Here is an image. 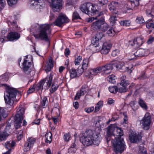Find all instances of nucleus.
I'll use <instances>...</instances> for the list:
<instances>
[{
	"instance_id": "obj_1",
	"label": "nucleus",
	"mask_w": 154,
	"mask_h": 154,
	"mask_svg": "<svg viewBox=\"0 0 154 154\" xmlns=\"http://www.w3.org/2000/svg\"><path fill=\"white\" fill-rule=\"evenodd\" d=\"M107 134L108 136L106 141L108 143L112 138L114 151L116 153L122 152L126 148V146L123 139L121 138L123 133L122 129L119 128H115L113 125L107 128Z\"/></svg>"
},
{
	"instance_id": "obj_2",
	"label": "nucleus",
	"mask_w": 154,
	"mask_h": 154,
	"mask_svg": "<svg viewBox=\"0 0 154 154\" xmlns=\"http://www.w3.org/2000/svg\"><path fill=\"white\" fill-rule=\"evenodd\" d=\"M100 135L99 134H94L92 130H89L80 134V140L85 146H97L100 143Z\"/></svg>"
},
{
	"instance_id": "obj_3",
	"label": "nucleus",
	"mask_w": 154,
	"mask_h": 154,
	"mask_svg": "<svg viewBox=\"0 0 154 154\" xmlns=\"http://www.w3.org/2000/svg\"><path fill=\"white\" fill-rule=\"evenodd\" d=\"M52 25V24H45L40 25L39 33L34 35L35 37L49 43L51 40L50 35L52 31L51 28Z\"/></svg>"
},
{
	"instance_id": "obj_4",
	"label": "nucleus",
	"mask_w": 154,
	"mask_h": 154,
	"mask_svg": "<svg viewBox=\"0 0 154 154\" xmlns=\"http://www.w3.org/2000/svg\"><path fill=\"white\" fill-rule=\"evenodd\" d=\"M18 91L15 88L8 87L4 93L5 103L7 105L12 106L14 103Z\"/></svg>"
},
{
	"instance_id": "obj_5",
	"label": "nucleus",
	"mask_w": 154,
	"mask_h": 154,
	"mask_svg": "<svg viewBox=\"0 0 154 154\" xmlns=\"http://www.w3.org/2000/svg\"><path fill=\"white\" fill-rule=\"evenodd\" d=\"M88 63V60L87 58H84L82 62V66H79L78 68L77 72L74 68H72L70 71L71 78H74L77 76V74L79 75L82 74L85 70L87 69Z\"/></svg>"
},
{
	"instance_id": "obj_6",
	"label": "nucleus",
	"mask_w": 154,
	"mask_h": 154,
	"mask_svg": "<svg viewBox=\"0 0 154 154\" xmlns=\"http://www.w3.org/2000/svg\"><path fill=\"white\" fill-rule=\"evenodd\" d=\"M25 109L22 106H20L17 110V113L14 118L15 124L14 125L15 128H19L22 123L23 118V114L24 113Z\"/></svg>"
},
{
	"instance_id": "obj_7",
	"label": "nucleus",
	"mask_w": 154,
	"mask_h": 154,
	"mask_svg": "<svg viewBox=\"0 0 154 154\" xmlns=\"http://www.w3.org/2000/svg\"><path fill=\"white\" fill-rule=\"evenodd\" d=\"M94 5L90 3L84 4L82 6L81 10L83 12L87 14L89 17L95 14L97 11L94 9Z\"/></svg>"
},
{
	"instance_id": "obj_8",
	"label": "nucleus",
	"mask_w": 154,
	"mask_h": 154,
	"mask_svg": "<svg viewBox=\"0 0 154 154\" xmlns=\"http://www.w3.org/2000/svg\"><path fill=\"white\" fill-rule=\"evenodd\" d=\"M121 82L119 84L121 86V87H117L118 92L120 93L126 92L128 90L127 86L129 85L130 83L128 81L125 80L126 76L125 75H122L121 77Z\"/></svg>"
},
{
	"instance_id": "obj_9",
	"label": "nucleus",
	"mask_w": 154,
	"mask_h": 154,
	"mask_svg": "<svg viewBox=\"0 0 154 154\" xmlns=\"http://www.w3.org/2000/svg\"><path fill=\"white\" fill-rule=\"evenodd\" d=\"M31 59V58H30ZM28 58V56H26L24 59V61L22 65V68L24 72L26 74H28L31 72L30 67L32 65L31 62Z\"/></svg>"
},
{
	"instance_id": "obj_10",
	"label": "nucleus",
	"mask_w": 154,
	"mask_h": 154,
	"mask_svg": "<svg viewBox=\"0 0 154 154\" xmlns=\"http://www.w3.org/2000/svg\"><path fill=\"white\" fill-rule=\"evenodd\" d=\"M151 122L150 114L147 112L141 120V123L143 126V128L146 130L149 129Z\"/></svg>"
},
{
	"instance_id": "obj_11",
	"label": "nucleus",
	"mask_w": 154,
	"mask_h": 154,
	"mask_svg": "<svg viewBox=\"0 0 154 154\" xmlns=\"http://www.w3.org/2000/svg\"><path fill=\"white\" fill-rule=\"evenodd\" d=\"M51 6L54 11H58L61 8L62 0H51Z\"/></svg>"
},
{
	"instance_id": "obj_12",
	"label": "nucleus",
	"mask_w": 154,
	"mask_h": 154,
	"mask_svg": "<svg viewBox=\"0 0 154 154\" xmlns=\"http://www.w3.org/2000/svg\"><path fill=\"white\" fill-rule=\"evenodd\" d=\"M54 74L53 73H51L50 74L48 75L47 77L42 80L43 81L44 84H45L46 85L44 86L45 89H49L53 83V78Z\"/></svg>"
},
{
	"instance_id": "obj_13",
	"label": "nucleus",
	"mask_w": 154,
	"mask_h": 154,
	"mask_svg": "<svg viewBox=\"0 0 154 154\" xmlns=\"http://www.w3.org/2000/svg\"><path fill=\"white\" fill-rule=\"evenodd\" d=\"M146 50L143 49H139L137 51L133 54L134 56L131 58L132 59H136L137 58L143 56H146L147 54L146 53Z\"/></svg>"
},
{
	"instance_id": "obj_14",
	"label": "nucleus",
	"mask_w": 154,
	"mask_h": 154,
	"mask_svg": "<svg viewBox=\"0 0 154 154\" xmlns=\"http://www.w3.org/2000/svg\"><path fill=\"white\" fill-rule=\"evenodd\" d=\"M35 139L34 138L32 137L29 138L27 139V142L25 144V148L24 149V151L27 152L29 150L30 148L35 142Z\"/></svg>"
},
{
	"instance_id": "obj_15",
	"label": "nucleus",
	"mask_w": 154,
	"mask_h": 154,
	"mask_svg": "<svg viewBox=\"0 0 154 154\" xmlns=\"http://www.w3.org/2000/svg\"><path fill=\"white\" fill-rule=\"evenodd\" d=\"M130 141L133 143H138L140 142L141 140L142 136L139 134H132L129 135Z\"/></svg>"
},
{
	"instance_id": "obj_16",
	"label": "nucleus",
	"mask_w": 154,
	"mask_h": 154,
	"mask_svg": "<svg viewBox=\"0 0 154 154\" xmlns=\"http://www.w3.org/2000/svg\"><path fill=\"white\" fill-rule=\"evenodd\" d=\"M20 37V34L16 32H12L9 33L7 37V39L10 41L17 40Z\"/></svg>"
},
{
	"instance_id": "obj_17",
	"label": "nucleus",
	"mask_w": 154,
	"mask_h": 154,
	"mask_svg": "<svg viewBox=\"0 0 154 154\" xmlns=\"http://www.w3.org/2000/svg\"><path fill=\"white\" fill-rule=\"evenodd\" d=\"M111 46V45L109 43H104L103 45L101 50V53L105 54L108 53L109 51Z\"/></svg>"
},
{
	"instance_id": "obj_18",
	"label": "nucleus",
	"mask_w": 154,
	"mask_h": 154,
	"mask_svg": "<svg viewBox=\"0 0 154 154\" xmlns=\"http://www.w3.org/2000/svg\"><path fill=\"white\" fill-rule=\"evenodd\" d=\"M115 66H116L114 64L110 63L100 67L101 69V72H106L110 71L114 68Z\"/></svg>"
},
{
	"instance_id": "obj_19",
	"label": "nucleus",
	"mask_w": 154,
	"mask_h": 154,
	"mask_svg": "<svg viewBox=\"0 0 154 154\" xmlns=\"http://www.w3.org/2000/svg\"><path fill=\"white\" fill-rule=\"evenodd\" d=\"M104 20H97L96 21L94 22L91 26L92 29L94 30L97 29H100L104 21Z\"/></svg>"
},
{
	"instance_id": "obj_20",
	"label": "nucleus",
	"mask_w": 154,
	"mask_h": 154,
	"mask_svg": "<svg viewBox=\"0 0 154 154\" xmlns=\"http://www.w3.org/2000/svg\"><path fill=\"white\" fill-rule=\"evenodd\" d=\"M143 39L142 38L139 37L136 39H134L133 41V44L131 45L132 46H134L135 47H138L141 46L143 43Z\"/></svg>"
},
{
	"instance_id": "obj_21",
	"label": "nucleus",
	"mask_w": 154,
	"mask_h": 154,
	"mask_svg": "<svg viewBox=\"0 0 154 154\" xmlns=\"http://www.w3.org/2000/svg\"><path fill=\"white\" fill-rule=\"evenodd\" d=\"M113 64L115 65L116 66H115V67L116 69H118L120 72H125L128 69V68L126 67L125 66V63L123 62H120L118 64L115 63H113Z\"/></svg>"
},
{
	"instance_id": "obj_22",
	"label": "nucleus",
	"mask_w": 154,
	"mask_h": 154,
	"mask_svg": "<svg viewBox=\"0 0 154 154\" xmlns=\"http://www.w3.org/2000/svg\"><path fill=\"white\" fill-rule=\"evenodd\" d=\"M78 144V141L75 140L74 142L72 143L70 147L68 149V152L70 154L74 153L76 150V146Z\"/></svg>"
},
{
	"instance_id": "obj_23",
	"label": "nucleus",
	"mask_w": 154,
	"mask_h": 154,
	"mask_svg": "<svg viewBox=\"0 0 154 154\" xmlns=\"http://www.w3.org/2000/svg\"><path fill=\"white\" fill-rule=\"evenodd\" d=\"M53 62L51 58L49 59L47 64L45 66V71L47 73L50 71L53 67Z\"/></svg>"
},
{
	"instance_id": "obj_24",
	"label": "nucleus",
	"mask_w": 154,
	"mask_h": 154,
	"mask_svg": "<svg viewBox=\"0 0 154 154\" xmlns=\"http://www.w3.org/2000/svg\"><path fill=\"white\" fill-rule=\"evenodd\" d=\"M69 22L68 20H56L54 22V24L57 26L60 27L64 23H67Z\"/></svg>"
},
{
	"instance_id": "obj_25",
	"label": "nucleus",
	"mask_w": 154,
	"mask_h": 154,
	"mask_svg": "<svg viewBox=\"0 0 154 154\" xmlns=\"http://www.w3.org/2000/svg\"><path fill=\"white\" fill-rule=\"evenodd\" d=\"M138 152L139 154H147L146 149L144 147L143 144H141L139 146Z\"/></svg>"
},
{
	"instance_id": "obj_26",
	"label": "nucleus",
	"mask_w": 154,
	"mask_h": 154,
	"mask_svg": "<svg viewBox=\"0 0 154 154\" xmlns=\"http://www.w3.org/2000/svg\"><path fill=\"white\" fill-rule=\"evenodd\" d=\"M45 141L46 143H50L52 141L51 138L52 137V134L51 133H47L45 135Z\"/></svg>"
},
{
	"instance_id": "obj_27",
	"label": "nucleus",
	"mask_w": 154,
	"mask_h": 154,
	"mask_svg": "<svg viewBox=\"0 0 154 154\" xmlns=\"http://www.w3.org/2000/svg\"><path fill=\"white\" fill-rule=\"evenodd\" d=\"M43 81L42 80L41 81L39 82L37 85H36L35 84L33 85H34L35 86V90L38 91L41 89H43L44 88V86H43L44 85Z\"/></svg>"
},
{
	"instance_id": "obj_28",
	"label": "nucleus",
	"mask_w": 154,
	"mask_h": 154,
	"mask_svg": "<svg viewBox=\"0 0 154 154\" xmlns=\"http://www.w3.org/2000/svg\"><path fill=\"white\" fill-rule=\"evenodd\" d=\"M140 106L145 109H147V106L144 101L141 98H139L138 102Z\"/></svg>"
},
{
	"instance_id": "obj_29",
	"label": "nucleus",
	"mask_w": 154,
	"mask_h": 154,
	"mask_svg": "<svg viewBox=\"0 0 154 154\" xmlns=\"http://www.w3.org/2000/svg\"><path fill=\"white\" fill-rule=\"evenodd\" d=\"M8 135L6 132H0V140L3 141L6 140Z\"/></svg>"
},
{
	"instance_id": "obj_30",
	"label": "nucleus",
	"mask_w": 154,
	"mask_h": 154,
	"mask_svg": "<svg viewBox=\"0 0 154 154\" xmlns=\"http://www.w3.org/2000/svg\"><path fill=\"white\" fill-rule=\"evenodd\" d=\"M116 77L113 75L109 76L107 78V80L110 83H114L116 82Z\"/></svg>"
},
{
	"instance_id": "obj_31",
	"label": "nucleus",
	"mask_w": 154,
	"mask_h": 154,
	"mask_svg": "<svg viewBox=\"0 0 154 154\" xmlns=\"http://www.w3.org/2000/svg\"><path fill=\"white\" fill-rule=\"evenodd\" d=\"M109 28V26L104 21L100 29L103 32H105Z\"/></svg>"
},
{
	"instance_id": "obj_32",
	"label": "nucleus",
	"mask_w": 154,
	"mask_h": 154,
	"mask_svg": "<svg viewBox=\"0 0 154 154\" xmlns=\"http://www.w3.org/2000/svg\"><path fill=\"white\" fill-rule=\"evenodd\" d=\"M12 21L10 20H8L7 21V23L8 25L9 26H12L13 28H16L17 27V25L16 22L15 21L11 20Z\"/></svg>"
},
{
	"instance_id": "obj_33",
	"label": "nucleus",
	"mask_w": 154,
	"mask_h": 154,
	"mask_svg": "<svg viewBox=\"0 0 154 154\" xmlns=\"http://www.w3.org/2000/svg\"><path fill=\"white\" fill-rule=\"evenodd\" d=\"M48 103L47 98L46 97H45L41 102V106L43 108H45L47 106Z\"/></svg>"
},
{
	"instance_id": "obj_34",
	"label": "nucleus",
	"mask_w": 154,
	"mask_h": 154,
	"mask_svg": "<svg viewBox=\"0 0 154 154\" xmlns=\"http://www.w3.org/2000/svg\"><path fill=\"white\" fill-rule=\"evenodd\" d=\"M88 90V86L86 85H82L80 89V93L81 95H84L87 92Z\"/></svg>"
},
{
	"instance_id": "obj_35",
	"label": "nucleus",
	"mask_w": 154,
	"mask_h": 154,
	"mask_svg": "<svg viewBox=\"0 0 154 154\" xmlns=\"http://www.w3.org/2000/svg\"><path fill=\"white\" fill-rule=\"evenodd\" d=\"M82 57L81 56H79L76 58L74 61V64L75 65H79L80 64L82 61Z\"/></svg>"
},
{
	"instance_id": "obj_36",
	"label": "nucleus",
	"mask_w": 154,
	"mask_h": 154,
	"mask_svg": "<svg viewBox=\"0 0 154 154\" xmlns=\"http://www.w3.org/2000/svg\"><path fill=\"white\" fill-rule=\"evenodd\" d=\"M7 114L5 111L4 108H0V121L1 119V116L3 117H6L7 116Z\"/></svg>"
},
{
	"instance_id": "obj_37",
	"label": "nucleus",
	"mask_w": 154,
	"mask_h": 154,
	"mask_svg": "<svg viewBox=\"0 0 154 154\" xmlns=\"http://www.w3.org/2000/svg\"><path fill=\"white\" fill-rule=\"evenodd\" d=\"M117 33L113 28L111 27L110 28L107 32L108 35L111 36H113Z\"/></svg>"
},
{
	"instance_id": "obj_38",
	"label": "nucleus",
	"mask_w": 154,
	"mask_h": 154,
	"mask_svg": "<svg viewBox=\"0 0 154 154\" xmlns=\"http://www.w3.org/2000/svg\"><path fill=\"white\" fill-rule=\"evenodd\" d=\"M109 89L111 93L116 94L118 92V87L116 86H110L109 88Z\"/></svg>"
},
{
	"instance_id": "obj_39",
	"label": "nucleus",
	"mask_w": 154,
	"mask_h": 154,
	"mask_svg": "<svg viewBox=\"0 0 154 154\" xmlns=\"http://www.w3.org/2000/svg\"><path fill=\"white\" fill-rule=\"evenodd\" d=\"M51 85V87L50 89V92L51 94H52L57 90L58 88V85L54 83H53Z\"/></svg>"
},
{
	"instance_id": "obj_40",
	"label": "nucleus",
	"mask_w": 154,
	"mask_h": 154,
	"mask_svg": "<svg viewBox=\"0 0 154 154\" xmlns=\"http://www.w3.org/2000/svg\"><path fill=\"white\" fill-rule=\"evenodd\" d=\"M130 105L132 109L134 110H136L138 109V106L136 101H131L130 102Z\"/></svg>"
},
{
	"instance_id": "obj_41",
	"label": "nucleus",
	"mask_w": 154,
	"mask_h": 154,
	"mask_svg": "<svg viewBox=\"0 0 154 154\" xmlns=\"http://www.w3.org/2000/svg\"><path fill=\"white\" fill-rule=\"evenodd\" d=\"M130 20H123L120 22V23L122 26L125 25L128 26L130 25Z\"/></svg>"
},
{
	"instance_id": "obj_42",
	"label": "nucleus",
	"mask_w": 154,
	"mask_h": 154,
	"mask_svg": "<svg viewBox=\"0 0 154 154\" xmlns=\"http://www.w3.org/2000/svg\"><path fill=\"white\" fill-rule=\"evenodd\" d=\"M101 69L100 66H98L96 68L93 69L92 70V75H96L98 73L101 71Z\"/></svg>"
},
{
	"instance_id": "obj_43",
	"label": "nucleus",
	"mask_w": 154,
	"mask_h": 154,
	"mask_svg": "<svg viewBox=\"0 0 154 154\" xmlns=\"http://www.w3.org/2000/svg\"><path fill=\"white\" fill-rule=\"evenodd\" d=\"M146 13L147 16L152 19L154 17V13L151 12L150 10H148L146 11Z\"/></svg>"
},
{
	"instance_id": "obj_44",
	"label": "nucleus",
	"mask_w": 154,
	"mask_h": 154,
	"mask_svg": "<svg viewBox=\"0 0 154 154\" xmlns=\"http://www.w3.org/2000/svg\"><path fill=\"white\" fill-rule=\"evenodd\" d=\"M17 0H7L8 4L10 6H12L16 4Z\"/></svg>"
},
{
	"instance_id": "obj_45",
	"label": "nucleus",
	"mask_w": 154,
	"mask_h": 154,
	"mask_svg": "<svg viewBox=\"0 0 154 154\" xmlns=\"http://www.w3.org/2000/svg\"><path fill=\"white\" fill-rule=\"evenodd\" d=\"M72 19H81V18L79 14L76 12H74L72 15Z\"/></svg>"
},
{
	"instance_id": "obj_46",
	"label": "nucleus",
	"mask_w": 154,
	"mask_h": 154,
	"mask_svg": "<svg viewBox=\"0 0 154 154\" xmlns=\"http://www.w3.org/2000/svg\"><path fill=\"white\" fill-rule=\"evenodd\" d=\"M35 85H33L32 86H31L27 91V94H29L33 93L35 90Z\"/></svg>"
},
{
	"instance_id": "obj_47",
	"label": "nucleus",
	"mask_w": 154,
	"mask_h": 154,
	"mask_svg": "<svg viewBox=\"0 0 154 154\" xmlns=\"http://www.w3.org/2000/svg\"><path fill=\"white\" fill-rule=\"evenodd\" d=\"M57 19H68L65 14L61 13L59 14L58 18Z\"/></svg>"
},
{
	"instance_id": "obj_48",
	"label": "nucleus",
	"mask_w": 154,
	"mask_h": 154,
	"mask_svg": "<svg viewBox=\"0 0 154 154\" xmlns=\"http://www.w3.org/2000/svg\"><path fill=\"white\" fill-rule=\"evenodd\" d=\"M104 36L102 32H99L97 33L95 36L99 40H100Z\"/></svg>"
},
{
	"instance_id": "obj_49",
	"label": "nucleus",
	"mask_w": 154,
	"mask_h": 154,
	"mask_svg": "<svg viewBox=\"0 0 154 154\" xmlns=\"http://www.w3.org/2000/svg\"><path fill=\"white\" fill-rule=\"evenodd\" d=\"M94 109V108L93 106L90 107L86 108L85 109V111L88 113H89L93 111Z\"/></svg>"
},
{
	"instance_id": "obj_50",
	"label": "nucleus",
	"mask_w": 154,
	"mask_h": 154,
	"mask_svg": "<svg viewBox=\"0 0 154 154\" xmlns=\"http://www.w3.org/2000/svg\"><path fill=\"white\" fill-rule=\"evenodd\" d=\"M109 8L111 12L113 14H116L117 12V11L116 10L115 7L112 5H110L109 6Z\"/></svg>"
},
{
	"instance_id": "obj_51",
	"label": "nucleus",
	"mask_w": 154,
	"mask_h": 154,
	"mask_svg": "<svg viewBox=\"0 0 154 154\" xmlns=\"http://www.w3.org/2000/svg\"><path fill=\"white\" fill-rule=\"evenodd\" d=\"M131 2V5L133 7H137L138 5L139 4V2L137 1H135L130 0Z\"/></svg>"
},
{
	"instance_id": "obj_52",
	"label": "nucleus",
	"mask_w": 154,
	"mask_h": 154,
	"mask_svg": "<svg viewBox=\"0 0 154 154\" xmlns=\"http://www.w3.org/2000/svg\"><path fill=\"white\" fill-rule=\"evenodd\" d=\"M70 136L69 133H66L64 136V139L65 141L68 142L70 140Z\"/></svg>"
},
{
	"instance_id": "obj_53",
	"label": "nucleus",
	"mask_w": 154,
	"mask_h": 154,
	"mask_svg": "<svg viewBox=\"0 0 154 154\" xmlns=\"http://www.w3.org/2000/svg\"><path fill=\"white\" fill-rule=\"evenodd\" d=\"M119 54V51L117 49H116L112 51V56L115 57L118 55Z\"/></svg>"
},
{
	"instance_id": "obj_54",
	"label": "nucleus",
	"mask_w": 154,
	"mask_h": 154,
	"mask_svg": "<svg viewBox=\"0 0 154 154\" xmlns=\"http://www.w3.org/2000/svg\"><path fill=\"white\" fill-rule=\"evenodd\" d=\"M146 27L147 28L149 29L150 28H154V23L151 22H148L146 23Z\"/></svg>"
},
{
	"instance_id": "obj_55",
	"label": "nucleus",
	"mask_w": 154,
	"mask_h": 154,
	"mask_svg": "<svg viewBox=\"0 0 154 154\" xmlns=\"http://www.w3.org/2000/svg\"><path fill=\"white\" fill-rule=\"evenodd\" d=\"M99 40H98L97 38L95 37L92 38L91 40V43L94 45V44L97 43Z\"/></svg>"
},
{
	"instance_id": "obj_56",
	"label": "nucleus",
	"mask_w": 154,
	"mask_h": 154,
	"mask_svg": "<svg viewBox=\"0 0 154 154\" xmlns=\"http://www.w3.org/2000/svg\"><path fill=\"white\" fill-rule=\"evenodd\" d=\"M5 5V0H0V9L3 8Z\"/></svg>"
},
{
	"instance_id": "obj_57",
	"label": "nucleus",
	"mask_w": 154,
	"mask_h": 154,
	"mask_svg": "<svg viewBox=\"0 0 154 154\" xmlns=\"http://www.w3.org/2000/svg\"><path fill=\"white\" fill-rule=\"evenodd\" d=\"M82 95H81L80 92H77L75 96L74 100H78L80 98L81 96Z\"/></svg>"
},
{
	"instance_id": "obj_58",
	"label": "nucleus",
	"mask_w": 154,
	"mask_h": 154,
	"mask_svg": "<svg viewBox=\"0 0 154 154\" xmlns=\"http://www.w3.org/2000/svg\"><path fill=\"white\" fill-rule=\"evenodd\" d=\"M103 14V12H101L100 13H99V14L98 15V16L97 17H96L95 18H94V17H90L88 18V19H89V20L92 19V18H93V19H97V17H100V16H102V15ZM101 19H104V18H102V17H101Z\"/></svg>"
},
{
	"instance_id": "obj_59",
	"label": "nucleus",
	"mask_w": 154,
	"mask_h": 154,
	"mask_svg": "<svg viewBox=\"0 0 154 154\" xmlns=\"http://www.w3.org/2000/svg\"><path fill=\"white\" fill-rule=\"evenodd\" d=\"M103 105V101L100 100L96 104V106L101 108Z\"/></svg>"
},
{
	"instance_id": "obj_60",
	"label": "nucleus",
	"mask_w": 154,
	"mask_h": 154,
	"mask_svg": "<svg viewBox=\"0 0 154 154\" xmlns=\"http://www.w3.org/2000/svg\"><path fill=\"white\" fill-rule=\"evenodd\" d=\"M115 101L112 98H109L108 100L107 103L109 104H112L114 103Z\"/></svg>"
},
{
	"instance_id": "obj_61",
	"label": "nucleus",
	"mask_w": 154,
	"mask_h": 154,
	"mask_svg": "<svg viewBox=\"0 0 154 154\" xmlns=\"http://www.w3.org/2000/svg\"><path fill=\"white\" fill-rule=\"evenodd\" d=\"M100 4L102 5H104L107 3V0H98Z\"/></svg>"
},
{
	"instance_id": "obj_62",
	"label": "nucleus",
	"mask_w": 154,
	"mask_h": 154,
	"mask_svg": "<svg viewBox=\"0 0 154 154\" xmlns=\"http://www.w3.org/2000/svg\"><path fill=\"white\" fill-rule=\"evenodd\" d=\"M40 120L41 119H40L35 120L34 121L32 122V123L33 124L39 125L40 124Z\"/></svg>"
},
{
	"instance_id": "obj_63",
	"label": "nucleus",
	"mask_w": 154,
	"mask_h": 154,
	"mask_svg": "<svg viewBox=\"0 0 154 154\" xmlns=\"http://www.w3.org/2000/svg\"><path fill=\"white\" fill-rule=\"evenodd\" d=\"M154 40V37H151L149 38L147 43L148 44H151Z\"/></svg>"
},
{
	"instance_id": "obj_64",
	"label": "nucleus",
	"mask_w": 154,
	"mask_h": 154,
	"mask_svg": "<svg viewBox=\"0 0 154 154\" xmlns=\"http://www.w3.org/2000/svg\"><path fill=\"white\" fill-rule=\"evenodd\" d=\"M73 105L75 109H77L79 107V104L78 102H75L73 103Z\"/></svg>"
}]
</instances>
